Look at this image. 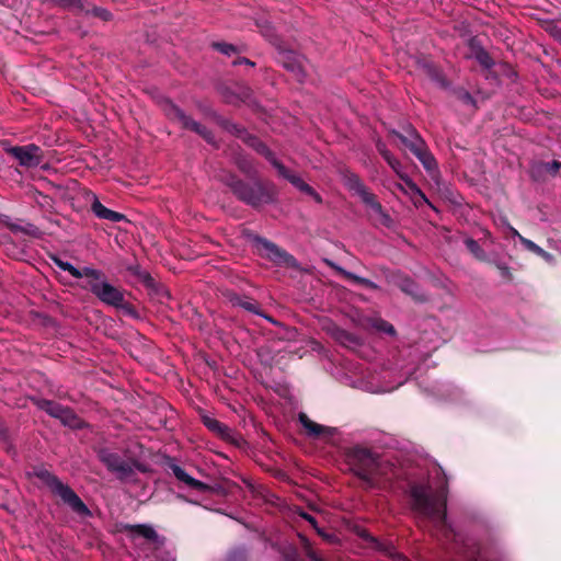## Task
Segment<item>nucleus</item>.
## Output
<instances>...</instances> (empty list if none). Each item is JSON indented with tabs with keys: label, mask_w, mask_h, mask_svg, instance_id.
Masks as SVG:
<instances>
[{
	"label": "nucleus",
	"mask_w": 561,
	"mask_h": 561,
	"mask_svg": "<svg viewBox=\"0 0 561 561\" xmlns=\"http://www.w3.org/2000/svg\"><path fill=\"white\" fill-rule=\"evenodd\" d=\"M409 495L412 511L419 517L430 520L446 538L459 540V535L447 520L445 489L433 491L427 485L413 484Z\"/></svg>",
	"instance_id": "f257e3e1"
},
{
	"label": "nucleus",
	"mask_w": 561,
	"mask_h": 561,
	"mask_svg": "<svg viewBox=\"0 0 561 561\" xmlns=\"http://www.w3.org/2000/svg\"><path fill=\"white\" fill-rule=\"evenodd\" d=\"M344 456L350 469L362 480L365 489H381L385 468L377 454L362 446H353L345 450Z\"/></svg>",
	"instance_id": "f03ea898"
},
{
	"label": "nucleus",
	"mask_w": 561,
	"mask_h": 561,
	"mask_svg": "<svg viewBox=\"0 0 561 561\" xmlns=\"http://www.w3.org/2000/svg\"><path fill=\"white\" fill-rule=\"evenodd\" d=\"M230 131L233 133L248 146L252 147L256 152L261 153L266 158L267 161L277 170L278 174L289 181L300 192L313 197L317 203H322L321 196L300 176L291 173L284 164H282L275 157V154L263 144L256 136L251 135L244 128L237 125H231Z\"/></svg>",
	"instance_id": "7ed1b4c3"
},
{
	"label": "nucleus",
	"mask_w": 561,
	"mask_h": 561,
	"mask_svg": "<svg viewBox=\"0 0 561 561\" xmlns=\"http://www.w3.org/2000/svg\"><path fill=\"white\" fill-rule=\"evenodd\" d=\"M225 181L240 201L252 207L272 203L276 194L275 186L268 182L245 183L231 174Z\"/></svg>",
	"instance_id": "20e7f679"
},
{
	"label": "nucleus",
	"mask_w": 561,
	"mask_h": 561,
	"mask_svg": "<svg viewBox=\"0 0 561 561\" xmlns=\"http://www.w3.org/2000/svg\"><path fill=\"white\" fill-rule=\"evenodd\" d=\"M34 474L45 483L56 496L60 497L73 513L81 517H90L92 515L89 507L78 494L68 484L61 482L55 474L46 469H37Z\"/></svg>",
	"instance_id": "39448f33"
},
{
	"label": "nucleus",
	"mask_w": 561,
	"mask_h": 561,
	"mask_svg": "<svg viewBox=\"0 0 561 561\" xmlns=\"http://www.w3.org/2000/svg\"><path fill=\"white\" fill-rule=\"evenodd\" d=\"M95 272L98 275H89L87 277V285L84 287L103 304L126 309L123 291L110 284L101 270L95 268Z\"/></svg>",
	"instance_id": "423d86ee"
},
{
	"label": "nucleus",
	"mask_w": 561,
	"mask_h": 561,
	"mask_svg": "<svg viewBox=\"0 0 561 561\" xmlns=\"http://www.w3.org/2000/svg\"><path fill=\"white\" fill-rule=\"evenodd\" d=\"M98 457L106 469L119 480H126L135 473V461L125 459L108 448H101L98 451Z\"/></svg>",
	"instance_id": "0eeeda50"
},
{
	"label": "nucleus",
	"mask_w": 561,
	"mask_h": 561,
	"mask_svg": "<svg viewBox=\"0 0 561 561\" xmlns=\"http://www.w3.org/2000/svg\"><path fill=\"white\" fill-rule=\"evenodd\" d=\"M253 241L261 256L279 266L298 267L297 260L274 242L261 237H254Z\"/></svg>",
	"instance_id": "6e6552de"
},
{
	"label": "nucleus",
	"mask_w": 561,
	"mask_h": 561,
	"mask_svg": "<svg viewBox=\"0 0 561 561\" xmlns=\"http://www.w3.org/2000/svg\"><path fill=\"white\" fill-rule=\"evenodd\" d=\"M37 407L50 416L58 419L65 426L71 428H82L84 426V422L73 410L58 402L42 399L37 401Z\"/></svg>",
	"instance_id": "1a4fd4ad"
},
{
	"label": "nucleus",
	"mask_w": 561,
	"mask_h": 561,
	"mask_svg": "<svg viewBox=\"0 0 561 561\" xmlns=\"http://www.w3.org/2000/svg\"><path fill=\"white\" fill-rule=\"evenodd\" d=\"M8 153L25 168H35L43 160L42 150L36 145L15 146L8 149Z\"/></svg>",
	"instance_id": "9d476101"
},
{
	"label": "nucleus",
	"mask_w": 561,
	"mask_h": 561,
	"mask_svg": "<svg viewBox=\"0 0 561 561\" xmlns=\"http://www.w3.org/2000/svg\"><path fill=\"white\" fill-rule=\"evenodd\" d=\"M367 207L370 208L373 213V219L376 225H381L383 227L390 228L393 224L392 218L389 216L387 211L382 208L381 204L377 201L376 196L371 193L366 196L365 199L362 201Z\"/></svg>",
	"instance_id": "9b49d317"
},
{
	"label": "nucleus",
	"mask_w": 561,
	"mask_h": 561,
	"mask_svg": "<svg viewBox=\"0 0 561 561\" xmlns=\"http://www.w3.org/2000/svg\"><path fill=\"white\" fill-rule=\"evenodd\" d=\"M170 469L172 470V473L174 477L182 483H184L186 486L194 489L199 492L209 491L210 486L206 483L191 477L182 467H180L176 463H172L170 466Z\"/></svg>",
	"instance_id": "f8f14e48"
},
{
	"label": "nucleus",
	"mask_w": 561,
	"mask_h": 561,
	"mask_svg": "<svg viewBox=\"0 0 561 561\" xmlns=\"http://www.w3.org/2000/svg\"><path fill=\"white\" fill-rule=\"evenodd\" d=\"M343 182L344 185L352 192H354L356 195L359 196V198L363 201L366 198V196L370 195L371 193L367 190L365 184L362 182L359 176L355 174L354 172L346 171L343 174Z\"/></svg>",
	"instance_id": "ddd939ff"
},
{
	"label": "nucleus",
	"mask_w": 561,
	"mask_h": 561,
	"mask_svg": "<svg viewBox=\"0 0 561 561\" xmlns=\"http://www.w3.org/2000/svg\"><path fill=\"white\" fill-rule=\"evenodd\" d=\"M53 262L57 267L65 272H68L72 277L78 279L83 277L87 278L89 275H98L95 268L93 267L84 266L83 268L80 270L73 266L70 262L64 261L56 256L53 257Z\"/></svg>",
	"instance_id": "4468645a"
},
{
	"label": "nucleus",
	"mask_w": 561,
	"mask_h": 561,
	"mask_svg": "<svg viewBox=\"0 0 561 561\" xmlns=\"http://www.w3.org/2000/svg\"><path fill=\"white\" fill-rule=\"evenodd\" d=\"M91 208L93 214L100 219H105L112 222H119L126 219L125 215L108 209L98 198L94 199Z\"/></svg>",
	"instance_id": "2eb2a0df"
},
{
	"label": "nucleus",
	"mask_w": 561,
	"mask_h": 561,
	"mask_svg": "<svg viewBox=\"0 0 561 561\" xmlns=\"http://www.w3.org/2000/svg\"><path fill=\"white\" fill-rule=\"evenodd\" d=\"M467 548V561H500L495 553L489 548H484L476 543H472Z\"/></svg>",
	"instance_id": "dca6fc26"
},
{
	"label": "nucleus",
	"mask_w": 561,
	"mask_h": 561,
	"mask_svg": "<svg viewBox=\"0 0 561 561\" xmlns=\"http://www.w3.org/2000/svg\"><path fill=\"white\" fill-rule=\"evenodd\" d=\"M126 529L128 530L133 539L141 537L152 542H156L159 539L157 531L150 525H129L126 527Z\"/></svg>",
	"instance_id": "f3484780"
},
{
	"label": "nucleus",
	"mask_w": 561,
	"mask_h": 561,
	"mask_svg": "<svg viewBox=\"0 0 561 561\" xmlns=\"http://www.w3.org/2000/svg\"><path fill=\"white\" fill-rule=\"evenodd\" d=\"M298 420L304 428L307 431L309 436L317 437L321 434L331 433L329 427L320 425L313 421H311L305 413H299Z\"/></svg>",
	"instance_id": "a211bd4d"
},
{
	"label": "nucleus",
	"mask_w": 561,
	"mask_h": 561,
	"mask_svg": "<svg viewBox=\"0 0 561 561\" xmlns=\"http://www.w3.org/2000/svg\"><path fill=\"white\" fill-rule=\"evenodd\" d=\"M398 286L403 293L412 296L416 300L425 299L424 295L420 293L417 284L409 277L401 278Z\"/></svg>",
	"instance_id": "6ab92c4d"
},
{
	"label": "nucleus",
	"mask_w": 561,
	"mask_h": 561,
	"mask_svg": "<svg viewBox=\"0 0 561 561\" xmlns=\"http://www.w3.org/2000/svg\"><path fill=\"white\" fill-rule=\"evenodd\" d=\"M174 118H176L184 128L190 130H197V128H201V124L194 119H192L190 116H187L181 108L173 106L172 107V114Z\"/></svg>",
	"instance_id": "aec40b11"
},
{
	"label": "nucleus",
	"mask_w": 561,
	"mask_h": 561,
	"mask_svg": "<svg viewBox=\"0 0 561 561\" xmlns=\"http://www.w3.org/2000/svg\"><path fill=\"white\" fill-rule=\"evenodd\" d=\"M203 423L209 431L218 434L221 437H226L229 433L228 426L211 416L204 415Z\"/></svg>",
	"instance_id": "412c9836"
},
{
	"label": "nucleus",
	"mask_w": 561,
	"mask_h": 561,
	"mask_svg": "<svg viewBox=\"0 0 561 561\" xmlns=\"http://www.w3.org/2000/svg\"><path fill=\"white\" fill-rule=\"evenodd\" d=\"M409 136H411V144H409L408 148L414 156H416L426 148L424 140L421 138L415 128H413L411 125H409Z\"/></svg>",
	"instance_id": "4be33fe9"
},
{
	"label": "nucleus",
	"mask_w": 561,
	"mask_h": 561,
	"mask_svg": "<svg viewBox=\"0 0 561 561\" xmlns=\"http://www.w3.org/2000/svg\"><path fill=\"white\" fill-rule=\"evenodd\" d=\"M233 305L240 306L244 310L252 312L254 314L262 316L263 318L267 319L268 321L275 323V321L272 318L261 313L260 307H259L257 302H255L254 300L242 299V298L238 297L233 300Z\"/></svg>",
	"instance_id": "5701e85b"
},
{
	"label": "nucleus",
	"mask_w": 561,
	"mask_h": 561,
	"mask_svg": "<svg viewBox=\"0 0 561 561\" xmlns=\"http://www.w3.org/2000/svg\"><path fill=\"white\" fill-rule=\"evenodd\" d=\"M428 172L437 170V163L434 156L428 151L427 147L415 156Z\"/></svg>",
	"instance_id": "b1692460"
},
{
	"label": "nucleus",
	"mask_w": 561,
	"mask_h": 561,
	"mask_svg": "<svg viewBox=\"0 0 561 561\" xmlns=\"http://www.w3.org/2000/svg\"><path fill=\"white\" fill-rule=\"evenodd\" d=\"M339 272L344 276L346 277L347 279L356 283V284H359V285H363L365 287H368V288H373V289H376L377 288V285L371 282L370 279H367V278H364V277H360L354 273H351V272H347L341 267H339Z\"/></svg>",
	"instance_id": "393cba45"
},
{
	"label": "nucleus",
	"mask_w": 561,
	"mask_h": 561,
	"mask_svg": "<svg viewBox=\"0 0 561 561\" xmlns=\"http://www.w3.org/2000/svg\"><path fill=\"white\" fill-rule=\"evenodd\" d=\"M293 53H287L282 55V62L284 67H286L288 70H290L294 73H297L298 80L301 81L302 77H300L301 67L298 65L295 60Z\"/></svg>",
	"instance_id": "a878e982"
},
{
	"label": "nucleus",
	"mask_w": 561,
	"mask_h": 561,
	"mask_svg": "<svg viewBox=\"0 0 561 561\" xmlns=\"http://www.w3.org/2000/svg\"><path fill=\"white\" fill-rule=\"evenodd\" d=\"M465 244L476 259L485 260L486 254L476 240L472 238H467L465 239Z\"/></svg>",
	"instance_id": "bb28decb"
},
{
	"label": "nucleus",
	"mask_w": 561,
	"mask_h": 561,
	"mask_svg": "<svg viewBox=\"0 0 561 561\" xmlns=\"http://www.w3.org/2000/svg\"><path fill=\"white\" fill-rule=\"evenodd\" d=\"M334 335L335 339L343 345H356L358 343V339L345 330L339 329L335 331Z\"/></svg>",
	"instance_id": "cd10ccee"
},
{
	"label": "nucleus",
	"mask_w": 561,
	"mask_h": 561,
	"mask_svg": "<svg viewBox=\"0 0 561 561\" xmlns=\"http://www.w3.org/2000/svg\"><path fill=\"white\" fill-rule=\"evenodd\" d=\"M520 243L529 251L538 254V255H541L543 257H549V253H547L542 248H540L539 245H537L535 242H533L531 240L527 239V238H520Z\"/></svg>",
	"instance_id": "c85d7f7f"
},
{
	"label": "nucleus",
	"mask_w": 561,
	"mask_h": 561,
	"mask_svg": "<svg viewBox=\"0 0 561 561\" xmlns=\"http://www.w3.org/2000/svg\"><path fill=\"white\" fill-rule=\"evenodd\" d=\"M374 327L378 331L385 332V333H387L389 335H394L396 334L394 327L391 323H389L388 321L376 320L375 323H374Z\"/></svg>",
	"instance_id": "c756f323"
},
{
	"label": "nucleus",
	"mask_w": 561,
	"mask_h": 561,
	"mask_svg": "<svg viewBox=\"0 0 561 561\" xmlns=\"http://www.w3.org/2000/svg\"><path fill=\"white\" fill-rule=\"evenodd\" d=\"M213 46L215 49L227 56H231L237 53V48L231 44L214 43Z\"/></svg>",
	"instance_id": "7c9ffc66"
},
{
	"label": "nucleus",
	"mask_w": 561,
	"mask_h": 561,
	"mask_svg": "<svg viewBox=\"0 0 561 561\" xmlns=\"http://www.w3.org/2000/svg\"><path fill=\"white\" fill-rule=\"evenodd\" d=\"M247 558V551L244 548H236L228 554V561H244Z\"/></svg>",
	"instance_id": "2f4dec72"
},
{
	"label": "nucleus",
	"mask_w": 561,
	"mask_h": 561,
	"mask_svg": "<svg viewBox=\"0 0 561 561\" xmlns=\"http://www.w3.org/2000/svg\"><path fill=\"white\" fill-rule=\"evenodd\" d=\"M195 133L198 134L199 136H202L209 144H214L215 142L214 135L211 134V131L208 130L202 124H201V128H197V130H195Z\"/></svg>",
	"instance_id": "473e14b6"
},
{
	"label": "nucleus",
	"mask_w": 561,
	"mask_h": 561,
	"mask_svg": "<svg viewBox=\"0 0 561 561\" xmlns=\"http://www.w3.org/2000/svg\"><path fill=\"white\" fill-rule=\"evenodd\" d=\"M477 59L482 66L486 68H490L493 65V61L486 51L482 50L479 54H477Z\"/></svg>",
	"instance_id": "72a5a7b5"
},
{
	"label": "nucleus",
	"mask_w": 561,
	"mask_h": 561,
	"mask_svg": "<svg viewBox=\"0 0 561 561\" xmlns=\"http://www.w3.org/2000/svg\"><path fill=\"white\" fill-rule=\"evenodd\" d=\"M377 150L386 161L393 157V154H391V152L387 149L386 145L381 141L377 142Z\"/></svg>",
	"instance_id": "f704fd0d"
},
{
	"label": "nucleus",
	"mask_w": 561,
	"mask_h": 561,
	"mask_svg": "<svg viewBox=\"0 0 561 561\" xmlns=\"http://www.w3.org/2000/svg\"><path fill=\"white\" fill-rule=\"evenodd\" d=\"M387 553L393 561H409L404 556L398 552L393 547L387 549Z\"/></svg>",
	"instance_id": "c9c22d12"
},
{
	"label": "nucleus",
	"mask_w": 561,
	"mask_h": 561,
	"mask_svg": "<svg viewBox=\"0 0 561 561\" xmlns=\"http://www.w3.org/2000/svg\"><path fill=\"white\" fill-rule=\"evenodd\" d=\"M493 221H494L495 226L504 228V229H507L511 226V224L508 222V219L503 215L494 217Z\"/></svg>",
	"instance_id": "e433bc0d"
},
{
	"label": "nucleus",
	"mask_w": 561,
	"mask_h": 561,
	"mask_svg": "<svg viewBox=\"0 0 561 561\" xmlns=\"http://www.w3.org/2000/svg\"><path fill=\"white\" fill-rule=\"evenodd\" d=\"M393 134L401 140V142L409 147V144H411V136H409V126L405 128V135L393 131Z\"/></svg>",
	"instance_id": "4c0bfd02"
},
{
	"label": "nucleus",
	"mask_w": 561,
	"mask_h": 561,
	"mask_svg": "<svg viewBox=\"0 0 561 561\" xmlns=\"http://www.w3.org/2000/svg\"><path fill=\"white\" fill-rule=\"evenodd\" d=\"M306 556L310 561H323V559L310 546H306Z\"/></svg>",
	"instance_id": "58836bf2"
},
{
	"label": "nucleus",
	"mask_w": 561,
	"mask_h": 561,
	"mask_svg": "<svg viewBox=\"0 0 561 561\" xmlns=\"http://www.w3.org/2000/svg\"><path fill=\"white\" fill-rule=\"evenodd\" d=\"M546 169L547 171H549L551 174H557L558 171L561 169V162L559 161H552V162H548L546 163Z\"/></svg>",
	"instance_id": "ea45409f"
},
{
	"label": "nucleus",
	"mask_w": 561,
	"mask_h": 561,
	"mask_svg": "<svg viewBox=\"0 0 561 561\" xmlns=\"http://www.w3.org/2000/svg\"><path fill=\"white\" fill-rule=\"evenodd\" d=\"M387 163L389 164V167L397 173V174H400V171H401V163L399 162V160L393 156L390 160H387Z\"/></svg>",
	"instance_id": "a19ab883"
},
{
	"label": "nucleus",
	"mask_w": 561,
	"mask_h": 561,
	"mask_svg": "<svg viewBox=\"0 0 561 561\" xmlns=\"http://www.w3.org/2000/svg\"><path fill=\"white\" fill-rule=\"evenodd\" d=\"M95 14L101 16L103 20H107L111 15V13L104 9H96Z\"/></svg>",
	"instance_id": "79ce46f5"
},
{
	"label": "nucleus",
	"mask_w": 561,
	"mask_h": 561,
	"mask_svg": "<svg viewBox=\"0 0 561 561\" xmlns=\"http://www.w3.org/2000/svg\"><path fill=\"white\" fill-rule=\"evenodd\" d=\"M506 230L512 234V237L517 238L519 241L520 238H524L513 226H510Z\"/></svg>",
	"instance_id": "37998d69"
},
{
	"label": "nucleus",
	"mask_w": 561,
	"mask_h": 561,
	"mask_svg": "<svg viewBox=\"0 0 561 561\" xmlns=\"http://www.w3.org/2000/svg\"><path fill=\"white\" fill-rule=\"evenodd\" d=\"M65 1H66V5H69V7L80 8L82 5V0H65Z\"/></svg>",
	"instance_id": "c03bdc74"
},
{
	"label": "nucleus",
	"mask_w": 561,
	"mask_h": 561,
	"mask_svg": "<svg viewBox=\"0 0 561 561\" xmlns=\"http://www.w3.org/2000/svg\"><path fill=\"white\" fill-rule=\"evenodd\" d=\"M239 168L245 173H250L252 171V167L245 162H239Z\"/></svg>",
	"instance_id": "a18cd8bd"
},
{
	"label": "nucleus",
	"mask_w": 561,
	"mask_h": 561,
	"mask_svg": "<svg viewBox=\"0 0 561 561\" xmlns=\"http://www.w3.org/2000/svg\"><path fill=\"white\" fill-rule=\"evenodd\" d=\"M238 64H247V65H250V66L254 65L251 60H249L247 58H241V59H238V60L233 61V65H238Z\"/></svg>",
	"instance_id": "49530a36"
},
{
	"label": "nucleus",
	"mask_w": 561,
	"mask_h": 561,
	"mask_svg": "<svg viewBox=\"0 0 561 561\" xmlns=\"http://www.w3.org/2000/svg\"><path fill=\"white\" fill-rule=\"evenodd\" d=\"M482 233L485 239L490 240V242H492V243L494 242L493 237L488 229H482Z\"/></svg>",
	"instance_id": "de8ad7c7"
},
{
	"label": "nucleus",
	"mask_w": 561,
	"mask_h": 561,
	"mask_svg": "<svg viewBox=\"0 0 561 561\" xmlns=\"http://www.w3.org/2000/svg\"><path fill=\"white\" fill-rule=\"evenodd\" d=\"M285 561H297V558H296V554L293 553V554H287L285 557Z\"/></svg>",
	"instance_id": "09e8293b"
},
{
	"label": "nucleus",
	"mask_w": 561,
	"mask_h": 561,
	"mask_svg": "<svg viewBox=\"0 0 561 561\" xmlns=\"http://www.w3.org/2000/svg\"><path fill=\"white\" fill-rule=\"evenodd\" d=\"M463 100H465L466 102H469V103H472V102H473L472 96H471L469 93H467V92L463 94Z\"/></svg>",
	"instance_id": "8fccbe9b"
},
{
	"label": "nucleus",
	"mask_w": 561,
	"mask_h": 561,
	"mask_svg": "<svg viewBox=\"0 0 561 561\" xmlns=\"http://www.w3.org/2000/svg\"><path fill=\"white\" fill-rule=\"evenodd\" d=\"M302 516H304L307 520H309L311 524H314V523H316V520H314V518H313L312 516H310V515H308V514H304Z\"/></svg>",
	"instance_id": "3c124183"
},
{
	"label": "nucleus",
	"mask_w": 561,
	"mask_h": 561,
	"mask_svg": "<svg viewBox=\"0 0 561 561\" xmlns=\"http://www.w3.org/2000/svg\"><path fill=\"white\" fill-rule=\"evenodd\" d=\"M416 191H417V194L420 195V197H421L424 202L428 203V201H427L426 196H425V195H424V194H423L419 188H416Z\"/></svg>",
	"instance_id": "603ef678"
},
{
	"label": "nucleus",
	"mask_w": 561,
	"mask_h": 561,
	"mask_svg": "<svg viewBox=\"0 0 561 561\" xmlns=\"http://www.w3.org/2000/svg\"><path fill=\"white\" fill-rule=\"evenodd\" d=\"M179 497H180L181 500L186 501V502L194 503L193 501H190V500L185 499L184 496H181V495H180Z\"/></svg>",
	"instance_id": "864d4df0"
},
{
	"label": "nucleus",
	"mask_w": 561,
	"mask_h": 561,
	"mask_svg": "<svg viewBox=\"0 0 561 561\" xmlns=\"http://www.w3.org/2000/svg\"><path fill=\"white\" fill-rule=\"evenodd\" d=\"M427 204H428L430 207H432V209H435V206H433L432 203L428 202Z\"/></svg>",
	"instance_id": "5fc2aeb1"
},
{
	"label": "nucleus",
	"mask_w": 561,
	"mask_h": 561,
	"mask_svg": "<svg viewBox=\"0 0 561 561\" xmlns=\"http://www.w3.org/2000/svg\"><path fill=\"white\" fill-rule=\"evenodd\" d=\"M427 204H428L430 207H432V209H435V206H433L432 203L428 202Z\"/></svg>",
	"instance_id": "6e6d98bb"
},
{
	"label": "nucleus",
	"mask_w": 561,
	"mask_h": 561,
	"mask_svg": "<svg viewBox=\"0 0 561 561\" xmlns=\"http://www.w3.org/2000/svg\"><path fill=\"white\" fill-rule=\"evenodd\" d=\"M427 204H428L430 207H432V209H435V206H433L432 203L428 202Z\"/></svg>",
	"instance_id": "4d7b16f0"
}]
</instances>
